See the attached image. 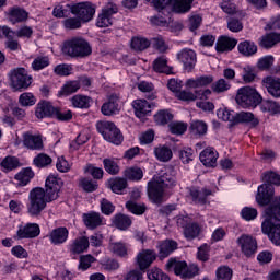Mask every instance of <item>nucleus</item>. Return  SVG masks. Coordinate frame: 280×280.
<instances>
[{"instance_id": "nucleus-62", "label": "nucleus", "mask_w": 280, "mask_h": 280, "mask_svg": "<svg viewBox=\"0 0 280 280\" xmlns=\"http://www.w3.org/2000/svg\"><path fill=\"white\" fill-rule=\"evenodd\" d=\"M192 135H207V124L202 120H195L190 125Z\"/></svg>"}, {"instance_id": "nucleus-19", "label": "nucleus", "mask_w": 280, "mask_h": 280, "mask_svg": "<svg viewBox=\"0 0 280 280\" xmlns=\"http://www.w3.org/2000/svg\"><path fill=\"white\" fill-rule=\"evenodd\" d=\"M262 86L271 97H280V77H266L262 79Z\"/></svg>"}, {"instance_id": "nucleus-39", "label": "nucleus", "mask_w": 280, "mask_h": 280, "mask_svg": "<svg viewBox=\"0 0 280 280\" xmlns=\"http://www.w3.org/2000/svg\"><path fill=\"white\" fill-rule=\"evenodd\" d=\"M277 43H280V34L279 33H269L261 37L260 47H265L266 49L270 47H275Z\"/></svg>"}, {"instance_id": "nucleus-24", "label": "nucleus", "mask_w": 280, "mask_h": 280, "mask_svg": "<svg viewBox=\"0 0 280 280\" xmlns=\"http://www.w3.org/2000/svg\"><path fill=\"white\" fill-rule=\"evenodd\" d=\"M136 113V117L141 119L142 117H145V115L152 113L153 104L149 103L145 100H136L132 104Z\"/></svg>"}, {"instance_id": "nucleus-37", "label": "nucleus", "mask_w": 280, "mask_h": 280, "mask_svg": "<svg viewBox=\"0 0 280 280\" xmlns=\"http://www.w3.org/2000/svg\"><path fill=\"white\" fill-rule=\"evenodd\" d=\"M237 49L240 54L247 57L255 56V54H257V45L248 40L241 42L237 46Z\"/></svg>"}, {"instance_id": "nucleus-6", "label": "nucleus", "mask_w": 280, "mask_h": 280, "mask_svg": "<svg viewBox=\"0 0 280 280\" xmlns=\"http://www.w3.org/2000/svg\"><path fill=\"white\" fill-rule=\"evenodd\" d=\"M166 270L168 272H174L177 277L182 279H194L196 275H200V268L196 264L187 266V262L178 260L176 258H171L166 262Z\"/></svg>"}, {"instance_id": "nucleus-14", "label": "nucleus", "mask_w": 280, "mask_h": 280, "mask_svg": "<svg viewBox=\"0 0 280 280\" xmlns=\"http://www.w3.org/2000/svg\"><path fill=\"white\" fill-rule=\"evenodd\" d=\"M48 238L52 246H62L69 240V229L59 226L49 232Z\"/></svg>"}, {"instance_id": "nucleus-13", "label": "nucleus", "mask_w": 280, "mask_h": 280, "mask_svg": "<svg viewBox=\"0 0 280 280\" xmlns=\"http://www.w3.org/2000/svg\"><path fill=\"white\" fill-rule=\"evenodd\" d=\"M236 244L240 246L242 253L246 255V257H250L257 253V241L250 235H241L237 238Z\"/></svg>"}, {"instance_id": "nucleus-18", "label": "nucleus", "mask_w": 280, "mask_h": 280, "mask_svg": "<svg viewBox=\"0 0 280 280\" xmlns=\"http://www.w3.org/2000/svg\"><path fill=\"white\" fill-rule=\"evenodd\" d=\"M177 58L184 65L185 71H191L196 67V51L192 49H183L177 54Z\"/></svg>"}, {"instance_id": "nucleus-42", "label": "nucleus", "mask_w": 280, "mask_h": 280, "mask_svg": "<svg viewBox=\"0 0 280 280\" xmlns=\"http://www.w3.org/2000/svg\"><path fill=\"white\" fill-rule=\"evenodd\" d=\"M109 250L114 253V255H118V257H128V245L121 242H115L109 244Z\"/></svg>"}, {"instance_id": "nucleus-41", "label": "nucleus", "mask_w": 280, "mask_h": 280, "mask_svg": "<svg viewBox=\"0 0 280 280\" xmlns=\"http://www.w3.org/2000/svg\"><path fill=\"white\" fill-rule=\"evenodd\" d=\"M217 117L218 119H221V121H234L236 114L231 108L226 106H221L219 109H217Z\"/></svg>"}, {"instance_id": "nucleus-8", "label": "nucleus", "mask_w": 280, "mask_h": 280, "mask_svg": "<svg viewBox=\"0 0 280 280\" xmlns=\"http://www.w3.org/2000/svg\"><path fill=\"white\" fill-rule=\"evenodd\" d=\"M97 130L108 143H114V145H121L124 141V136L115 122L112 121H101L97 124Z\"/></svg>"}, {"instance_id": "nucleus-44", "label": "nucleus", "mask_w": 280, "mask_h": 280, "mask_svg": "<svg viewBox=\"0 0 280 280\" xmlns=\"http://www.w3.org/2000/svg\"><path fill=\"white\" fill-rule=\"evenodd\" d=\"M272 65H275V56L267 55L258 59L256 67L260 71H268L272 68Z\"/></svg>"}, {"instance_id": "nucleus-4", "label": "nucleus", "mask_w": 280, "mask_h": 280, "mask_svg": "<svg viewBox=\"0 0 280 280\" xmlns=\"http://www.w3.org/2000/svg\"><path fill=\"white\" fill-rule=\"evenodd\" d=\"M176 185V171L172 167L164 168L160 176H154L148 183V196L155 205L163 202L165 188Z\"/></svg>"}, {"instance_id": "nucleus-28", "label": "nucleus", "mask_w": 280, "mask_h": 280, "mask_svg": "<svg viewBox=\"0 0 280 280\" xmlns=\"http://www.w3.org/2000/svg\"><path fill=\"white\" fill-rule=\"evenodd\" d=\"M154 154L158 161H161V163H167L172 161L174 153L172 152V149L165 144H160L154 148Z\"/></svg>"}, {"instance_id": "nucleus-59", "label": "nucleus", "mask_w": 280, "mask_h": 280, "mask_svg": "<svg viewBox=\"0 0 280 280\" xmlns=\"http://www.w3.org/2000/svg\"><path fill=\"white\" fill-rule=\"evenodd\" d=\"M194 159V149L186 147L179 150V160L182 161V163H184V165H187V163H191Z\"/></svg>"}, {"instance_id": "nucleus-50", "label": "nucleus", "mask_w": 280, "mask_h": 280, "mask_svg": "<svg viewBox=\"0 0 280 280\" xmlns=\"http://www.w3.org/2000/svg\"><path fill=\"white\" fill-rule=\"evenodd\" d=\"M103 165L107 174H119V163L115 159H104Z\"/></svg>"}, {"instance_id": "nucleus-27", "label": "nucleus", "mask_w": 280, "mask_h": 280, "mask_svg": "<svg viewBox=\"0 0 280 280\" xmlns=\"http://www.w3.org/2000/svg\"><path fill=\"white\" fill-rule=\"evenodd\" d=\"M28 16L30 13L19 7H13L8 11V19L11 23H23V21H27Z\"/></svg>"}, {"instance_id": "nucleus-21", "label": "nucleus", "mask_w": 280, "mask_h": 280, "mask_svg": "<svg viewBox=\"0 0 280 280\" xmlns=\"http://www.w3.org/2000/svg\"><path fill=\"white\" fill-rule=\"evenodd\" d=\"M101 110H102L103 115H106V116L117 115V113H119V110H120L119 95L112 94L108 97V101L103 104Z\"/></svg>"}, {"instance_id": "nucleus-55", "label": "nucleus", "mask_w": 280, "mask_h": 280, "mask_svg": "<svg viewBox=\"0 0 280 280\" xmlns=\"http://www.w3.org/2000/svg\"><path fill=\"white\" fill-rule=\"evenodd\" d=\"M114 224L119 229L120 231H126L132 224V221H130V218L124 215V214H118L114 219Z\"/></svg>"}, {"instance_id": "nucleus-31", "label": "nucleus", "mask_w": 280, "mask_h": 280, "mask_svg": "<svg viewBox=\"0 0 280 280\" xmlns=\"http://www.w3.org/2000/svg\"><path fill=\"white\" fill-rule=\"evenodd\" d=\"M194 0H172L173 12L176 14H187Z\"/></svg>"}, {"instance_id": "nucleus-32", "label": "nucleus", "mask_w": 280, "mask_h": 280, "mask_svg": "<svg viewBox=\"0 0 280 280\" xmlns=\"http://www.w3.org/2000/svg\"><path fill=\"white\" fill-rule=\"evenodd\" d=\"M107 185L114 194L121 195L126 190V187H128V182L121 177H115L109 179Z\"/></svg>"}, {"instance_id": "nucleus-52", "label": "nucleus", "mask_w": 280, "mask_h": 280, "mask_svg": "<svg viewBox=\"0 0 280 280\" xmlns=\"http://www.w3.org/2000/svg\"><path fill=\"white\" fill-rule=\"evenodd\" d=\"M89 139H91V133L89 132V130H83L81 133H79L77 139L70 143V149L78 150V147L84 145V143H86Z\"/></svg>"}, {"instance_id": "nucleus-46", "label": "nucleus", "mask_w": 280, "mask_h": 280, "mask_svg": "<svg viewBox=\"0 0 280 280\" xmlns=\"http://www.w3.org/2000/svg\"><path fill=\"white\" fill-rule=\"evenodd\" d=\"M213 93H226V91H231V81H226V79H219L211 86Z\"/></svg>"}, {"instance_id": "nucleus-53", "label": "nucleus", "mask_w": 280, "mask_h": 280, "mask_svg": "<svg viewBox=\"0 0 280 280\" xmlns=\"http://www.w3.org/2000/svg\"><path fill=\"white\" fill-rule=\"evenodd\" d=\"M19 104L21 106H34L36 104V96L32 92H24L19 97Z\"/></svg>"}, {"instance_id": "nucleus-10", "label": "nucleus", "mask_w": 280, "mask_h": 280, "mask_svg": "<svg viewBox=\"0 0 280 280\" xmlns=\"http://www.w3.org/2000/svg\"><path fill=\"white\" fill-rule=\"evenodd\" d=\"M71 13L82 23H89L95 16V5L91 2H80L71 7Z\"/></svg>"}, {"instance_id": "nucleus-29", "label": "nucleus", "mask_w": 280, "mask_h": 280, "mask_svg": "<svg viewBox=\"0 0 280 280\" xmlns=\"http://www.w3.org/2000/svg\"><path fill=\"white\" fill-rule=\"evenodd\" d=\"M235 124H246L247 126H258L259 119L250 112H240L235 116Z\"/></svg>"}, {"instance_id": "nucleus-60", "label": "nucleus", "mask_w": 280, "mask_h": 280, "mask_svg": "<svg viewBox=\"0 0 280 280\" xmlns=\"http://www.w3.org/2000/svg\"><path fill=\"white\" fill-rule=\"evenodd\" d=\"M84 172L85 174H90V176H93V178H96L97 180L104 177V170L102 167H96L92 164H88L84 167Z\"/></svg>"}, {"instance_id": "nucleus-49", "label": "nucleus", "mask_w": 280, "mask_h": 280, "mask_svg": "<svg viewBox=\"0 0 280 280\" xmlns=\"http://www.w3.org/2000/svg\"><path fill=\"white\" fill-rule=\"evenodd\" d=\"M150 47V40L145 37H133L131 39V48L135 49V51H143V49H148Z\"/></svg>"}, {"instance_id": "nucleus-1", "label": "nucleus", "mask_w": 280, "mask_h": 280, "mask_svg": "<svg viewBox=\"0 0 280 280\" xmlns=\"http://www.w3.org/2000/svg\"><path fill=\"white\" fill-rule=\"evenodd\" d=\"M256 202L267 207L261 214V231L275 246H280V196L275 197V188L268 185L258 186Z\"/></svg>"}, {"instance_id": "nucleus-12", "label": "nucleus", "mask_w": 280, "mask_h": 280, "mask_svg": "<svg viewBox=\"0 0 280 280\" xmlns=\"http://www.w3.org/2000/svg\"><path fill=\"white\" fill-rule=\"evenodd\" d=\"M117 4L109 2L102 9V12L96 19V25L98 27H110L113 25V14H117Z\"/></svg>"}, {"instance_id": "nucleus-22", "label": "nucleus", "mask_w": 280, "mask_h": 280, "mask_svg": "<svg viewBox=\"0 0 280 280\" xmlns=\"http://www.w3.org/2000/svg\"><path fill=\"white\" fill-rule=\"evenodd\" d=\"M56 107L47 101L39 102L35 107V116L37 119H45V117H54Z\"/></svg>"}, {"instance_id": "nucleus-26", "label": "nucleus", "mask_w": 280, "mask_h": 280, "mask_svg": "<svg viewBox=\"0 0 280 280\" xmlns=\"http://www.w3.org/2000/svg\"><path fill=\"white\" fill-rule=\"evenodd\" d=\"M23 143L30 150H43V138L40 136L24 133Z\"/></svg>"}, {"instance_id": "nucleus-7", "label": "nucleus", "mask_w": 280, "mask_h": 280, "mask_svg": "<svg viewBox=\"0 0 280 280\" xmlns=\"http://www.w3.org/2000/svg\"><path fill=\"white\" fill-rule=\"evenodd\" d=\"M62 51L72 58H84V56H91L92 49L84 38L73 37L63 43Z\"/></svg>"}, {"instance_id": "nucleus-45", "label": "nucleus", "mask_w": 280, "mask_h": 280, "mask_svg": "<svg viewBox=\"0 0 280 280\" xmlns=\"http://www.w3.org/2000/svg\"><path fill=\"white\" fill-rule=\"evenodd\" d=\"M52 117L58 119V121H71V119H73V112L67 108L62 109V108L55 107Z\"/></svg>"}, {"instance_id": "nucleus-38", "label": "nucleus", "mask_w": 280, "mask_h": 280, "mask_svg": "<svg viewBox=\"0 0 280 280\" xmlns=\"http://www.w3.org/2000/svg\"><path fill=\"white\" fill-rule=\"evenodd\" d=\"M72 253H84V250L89 249V238L86 236H80L73 241L71 244Z\"/></svg>"}, {"instance_id": "nucleus-61", "label": "nucleus", "mask_w": 280, "mask_h": 280, "mask_svg": "<svg viewBox=\"0 0 280 280\" xmlns=\"http://www.w3.org/2000/svg\"><path fill=\"white\" fill-rule=\"evenodd\" d=\"M49 67V57H37L32 62L33 71H40Z\"/></svg>"}, {"instance_id": "nucleus-57", "label": "nucleus", "mask_w": 280, "mask_h": 280, "mask_svg": "<svg viewBox=\"0 0 280 280\" xmlns=\"http://www.w3.org/2000/svg\"><path fill=\"white\" fill-rule=\"evenodd\" d=\"M69 12H71V7L68 4H57L52 10V15L56 19H65V16H69Z\"/></svg>"}, {"instance_id": "nucleus-34", "label": "nucleus", "mask_w": 280, "mask_h": 280, "mask_svg": "<svg viewBox=\"0 0 280 280\" xmlns=\"http://www.w3.org/2000/svg\"><path fill=\"white\" fill-rule=\"evenodd\" d=\"M79 89V81H68L58 92V97H67V95H71V93H78Z\"/></svg>"}, {"instance_id": "nucleus-35", "label": "nucleus", "mask_w": 280, "mask_h": 280, "mask_svg": "<svg viewBox=\"0 0 280 280\" xmlns=\"http://www.w3.org/2000/svg\"><path fill=\"white\" fill-rule=\"evenodd\" d=\"M73 108H89L91 106V104L93 103V100L89 96H84V95H74L71 100H70Z\"/></svg>"}, {"instance_id": "nucleus-51", "label": "nucleus", "mask_w": 280, "mask_h": 280, "mask_svg": "<svg viewBox=\"0 0 280 280\" xmlns=\"http://www.w3.org/2000/svg\"><path fill=\"white\" fill-rule=\"evenodd\" d=\"M1 167L3 172H12V170L19 167V159L15 156H7L2 160Z\"/></svg>"}, {"instance_id": "nucleus-20", "label": "nucleus", "mask_w": 280, "mask_h": 280, "mask_svg": "<svg viewBox=\"0 0 280 280\" xmlns=\"http://www.w3.org/2000/svg\"><path fill=\"white\" fill-rule=\"evenodd\" d=\"M218 151L215 149L208 147L199 155L200 162L206 167H215L218 164Z\"/></svg>"}, {"instance_id": "nucleus-48", "label": "nucleus", "mask_w": 280, "mask_h": 280, "mask_svg": "<svg viewBox=\"0 0 280 280\" xmlns=\"http://www.w3.org/2000/svg\"><path fill=\"white\" fill-rule=\"evenodd\" d=\"M174 116L167 109H162L154 116L155 122L159 124V126H165V124H170Z\"/></svg>"}, {"instance_id": "nucleus-47", "label": "nucleus", "mask_w": 280, "mask_h": 280, "mask_svg": "<svg viewBox=\"0 0 280 280\" xmlns=\"http://www.w3.org/2000/svg\"><path fill=\"white\" fill-rule=\"evenodd\" d=\"M233 279V269L229 266H220L215 270V280H231Z\"/></svg>"}, {"instance_id": "nucleus-17", "label": "nucleus", "mask_w": 280, "mask_h": 280, "mask_svg": "<svg viewBox=\"0 0 280 280\" xmlns=\"http://www.w3.org/2000/svg\"><path fill=\"white\" fill-rule=\"evenodd\" d=\"M155 259H156V253H154V250L152 249H143L136 257L138 267L141 270H147V268H150V266H152V262Z\"/></svg>"}, {"instance_id": "nucleus-63", "label": "nucleus", "mask_w": 280, "mask_h": 280, "mask_svg": "<svg viewBox=\"0 0 280 280\" xmlns=\"http://www.w3.org/2000/svg\"><path fill=\"white\" fill-rule=\"evenodd\" d=\"M172 135H185L187 132V124L174 121L168 125Z\"/></svg>"}, {"instance_id": "nucleus-2", "label": "nucleus", "mask_w": 280, "mask_h": 280, "mask_svg": "<svg viewBox=\"0 0 280 280\" xmlns=\"http://www.w3.org/2000/svg\"><path fill=\"white\" fill-rule=\"evenodd\" d=\"M213 84V75L203 74L196 78H189L185 81L184 86L187 91H182L177 93V100H182V102H196L197 108L205 110L206 113H211L214 110L215 105L212 102H209V97H211V90L205 89ZM205 89V90H198ZM192 91V92H191Z\"/></svg>"}, {"instance_id": "nucleus-16", "label": "nucleus", "mask_w": 280, "mask_h": 280, "mask_svg": "<svg viewBox=\"0 0 280 280\" xmlns=\"http://www.w3.org/2000/svg\"><path fill=\"white\" fill-rule=\"evenodd\" d=\"M184 222H187V218H185V219L178 218L177 219L178 226L184 228V235H185L186 240H196V237H198V235H200V233H202V228L200 225H198V223H189V224L185 225Z\"/></svg>"}, {"instance_id": "nucleus-25", "label": "nucleus", "mask_w": 280, "mask_h": 280, "mask_svg": "<svg viewBox=\"0 0 280 280\" xmlns=\"http://www.w3.org/2000/svg\"><path fill=\"white\" fill-rule=\"evenodd\" d=\"M32 178H34V171L30 167L24 168L14 176L13 185L16 187H25Z\"/></svg>"}, {"instance_id": "nucleus-3", "label": "nucleus", "mask_w": 280, "mask_h": 280, "mask_svg": "<svg viewBox=\"0 0 280 280\" xmlns=\"http://www.w3.org/2000/svg\"><path fill=\"white\" fill-rule=\"evenodd\" d=\"M62 188V180L56 175H49L46 179V191L40 187L33 188L28 194L27 211L30 215H40L47 207V202L57 200Z\"/></svg>"}, {"instance_id": "nucleus-40", "label": "nucleus", "mask_w": 280, "mask_h": 280, "mask_svg": "<svg viewBox=\"0 0 280 280\" xmlns=\"http://www.w3.org/2000/svg\"><path fill=\"white\" fill-rule=\"evenodd\" d=\"M260 110L269 115H280V104L275 101H264L260 104Z\"/></svg>"}, {"instance_id": "nucleus-5", "label": "nucleus", "mask_w": 280, "mask_h": 280, "mask_svg": "<svg viewBox=\"0 0 280 280\" xmlns=\"http://www.w3.org/2000/svg\"><path fill=\"white\" fill-rule=\"evenodd\" d=\"M235 100L241 108H257L264 102V97H261L259 91L250 85L240 88Z\"/></svg>"}, {"instance_id": "nucleus-54", "label": "nucleus", "mask_w": 280, "mask_h": 280, "mask_svg": "<svg viewBox=\"0 0 280 280\" xmlns=\"http://www.w3.org/2000/svg\"><path fill=\"white\" fill-rule=\"evenodd\" d=\"M262 185L272 187V185H280V175L275 172H267L262 175Z\"/></svg>"}, {"instance_id": "nucleus-9", "label": "nucleus", "mask_w": 280, "mask_h": 280, "mask_svg": "<svg viewBox=\"0 0 280 280\" xmlns=\"http://www.w3.org/2000/svg\"><path fill=\"white\" fill-rule=\"evenodd\" d=\"M11 86L15 91H21V89H28L32 84V75L27 74L25 68H16L10 73Z\"/></svg>"}, {"instance_id": "nucleus-11", "label": "nucleus", "mask_w": 280, "mask_h": 280, "mask_svg": "<svg viewBox=\"0 0 280 280\" xmlns=\"http://www.w3.org/2000/svg\"><path fill=\"white\" fill-rule=\"evenodd\" d=\"M40 235V225L38 223H22L18 225L14 240H34Z\"/></svg>"}, {"instance_id": "nucleus-30", "label": "nucleus", "mask_w": 280, "mask_h": 280, "mask_svg": "<svg viewBox=\"0 0 280 280\" xmlns=\"http://www.w3.org/2000/svg\"><path fill=\"white\" fill-rule=\"evenodd\" d=\"M176 248H178V244L176 243V241H171V240L163 241L159 245L160 259H165V257H170V255H172V253H174Z\"/></svg>"}, {"instance_id": "nucleus-43", "label": "nucleus", "mask_w": 280, "mask_h": 280, "mask_svg": "<svg viewBox=\"0 0 280 280\" xmlns=\"http://www.w3.org/2000/svg\"><path fill=\"white\" fill-rule=\"evenodd\" d=\"M124 174L125 177L128 178V180L139 182L141 180V178H143V170L139 166L128 167Z\"/></svg>"}, {"instance_id": "nucleus-36", "label": "nucleus", "mask_w": 280, "mask_h": 280, "mask_svg": "<svg viewBox=\"0 0 280 280\" xmlns=\"http://www.w3.org/2000/svg\"><path fill=\"white\" fill-rule=\"evenodd\" d=\"M214 190L203 189L202 191L198 190L197 188H189V195L190 198L195 202H200L201 205H205L207 200L205 199L206 196H211Z\"/></svg>"}, {"instance_id": "nucleus-33", "label": "nucleus", "mask_w": 280, "mask_h": 280, "mask_svg": "<svg viewBox=\"0 0 280 280\" xmlns=\"http://www.w3.org/2000/svg\"><path fill=\"white\" fill-rule=\"evenodd\" d=\"M153 69L156 71V73H166L170 75L172 73V67L167 65V58L166 57H160L153 61Z\"/></svg>"}, {"instance_id": "nucleus-23", "label": "nucleus", "mask_w": 280, "mask_h": 280, "mask_svg": "<svg viewBox=\"0 0 280 280\" xmlns=\"http://www.w3.org/2000/svg\"><path fill=\"white\" fill-rule=\"evenodd\" d=\"M236 45L237 40L235 38H231L229 36H221L217 40L215 49L219 54H224V51H233Z\"/></svg>"}, {"instance_id": "nucleus-15", "label": "nucleus", "mask_w": 280, "mask_h": 280, "mask_svg": "<svg viewBox=\"0 0 280 280\" xmlns=\"http://www.w3.org/2000/svg\"><path fill=\"white\" fill-rule=\"evenodd\" d=\"M83 223L85 224L86 229L93 231L97 229V226H104L106 224V220L103 219L100 212H88L82 214Z\"/></svg>"}, {"instance_id": "nucleus-56", "label": "nucleus", "mask_w": 280, "mask_h": 280, "mask_svg": "<svg viewBox=\"0 0 280 280\" xmlns=\"http://www.w3.org/2000/svg\"><path fill=\"white\" fill-rule=\"evenodd\" d=\"M33 163L36 167H48V165H51L52 160L51 156L40 153L34 158Z\"/></svg>"}, {"instance_id": "nucleus-64", "label": "nucleus", "mask_w": 280, "mask_h": 280, "mask_svg": "<svg viewBox=\"0 0 280 280\" xmlns=\"http://www.w3.org/2000/svg\"><path fill=\"white\" fill-rule=\"evenodd\" d=\"M258 215L257 209L253 207H244L241 210V217L243 220H246V222H250L252 220H255Z\"/></svg>"}, {"instance_id": "nucleus-58", "label": "nucleus", "mask_w": 280, "mask_h": 280, "mask_svg": "<svg viewBox=\"0 0 280 280\" xmlns=\"http://www.w3.org/2000/svg\"><path fill=\"white\" fill-rule=\"evenodd\" d=\"M147 277L149 280H170L167 275H165V272H163V270L159 269L158 267L151 268L147 272Z\"/></svg>"}]
</instances>
